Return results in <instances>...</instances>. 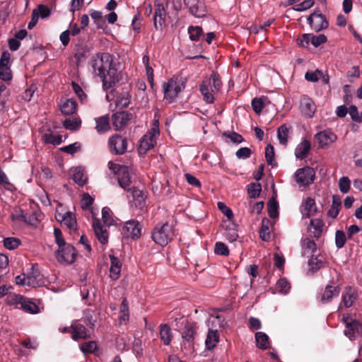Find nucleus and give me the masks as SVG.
I'll use <instances>...</instances> for the list:
<instances>
[{
    "label": "nucleus",
    "mask_w": 362,
    "mask_h": 362,
    "mask_svg": "<svg viewBox=\"0 0 362 362\" xmlns=\"http://www.w3.org/2000/svg\"><path fill=\"white\" fill-rule=\"evenodd\" d=\"M341 207V199L337 195L332 197V203L330 209L327 211V216L331 218H336L339 214L340 209Z\"/></svg>",
    "instance_id": "473e14b6"
},
{
    "label": "nucleus",
    "mask_w": 362,
    "mask_h": 362,
    "mask_svg": "<svg viewBox=\"0 0 362 362\" xmlns=\"http://www.w3.org/2000/svg\"><path fill=\"white\" fill-rule=\"evenodd\" d=\"M218 208L228 218V220H231L233 218V213L232 210L228 208L224 203L218 202Z\"/></svg>",
    "instance_id": "338daca9"
},
{
    "label": "nucleus",
    "mask_w": 362,
    "mask_h": 362,
    "mask_svg": "<svg viewBox=\"0 0 362 362\" xmlns=\"http://www.w3.org/2000/svg\"><path fill=\"white\" fill-rule=\"evenodd\" d=\"M289 129L286 124L279 127L277 131V137L279 143L284 146L287 144Z\"/></svg>",
    "instance_id": "a19ab883"
},
{
    "label": "nucleus",
    "mask_w": 362,
    "mask_h": 362,
    "mask_svg": "<svg viewBox=\"0 0 362 362\" xmlns=\"http://www.w3.org/2000/svg\"><path fill=\"white\" fill-rule=\"evenodd\" d=\"M315 178V171L313 168L306 166L298 169L295 173L296 182L300 186H308L312 184Z\"/></svg>",
    "instance_id": "1a4fd4ad"
},
{
    "label": "nucleus",
    "mask_w": 362,
    "mask_h": 362,
    "mask_svg": "<svg viewBox=\"0 0 362 362\" xmlns=\"http://www.w3.org/2000/svg\"><path fill=\"white\" fill-rule=\"evenodd\" d=\"M133 197V204L135 206L142 209L146 205V195L140 189H134L132 192Z\"/></svg>",
    "instance_id": "cd10ccee"
},
{
    "label": "nucleus",
    "mask_w": 362,
    "mask_h": 362,
    "mask_svg": "<svg viewBox=\"0 0 362 362\" xmlns=\"http://www.w3.org/2000/svg\"><path fill=\"white\" fill-rule=\"evenodd\" d=\"M174 235L173 226L166 223L155 228L152 233V238L156 244L165 246L172 240Z\"/></svg>",
    "instance_id": "20e7f679"
},
{
    "label": "nucleus",
    "mask_w": 362,
    "mask_h": 362,
    "mask_svg": "<svg viewBox=\"0 0 362 362\" xmlns=\"http://www.w3.org/2000/svg\"><path fill=\"white\" fill-rule=\"evenodd\" d=\"M322 75V72L319 70H316L315 71H307L305 74V78L308 81L317 82Z\"/></svg>",
    "instance_id": "052dcab7"
},
{
    "label": "nucleus",
    "mask_w": 362,
    "mask_h": 362,
    "mask_svg": "<svg viewBox=\"0 0 362 362\" xmlns=\"http://www.w3.org/2000/svg\"><path fill=\"white\" fill-rule=\"evenodd\" d=\"M71 175L74 181L80 186H83L87 181V177L81 167H76L71 169Z\"/></svg>",
    "instance_id": "a878e982"
},
{
    "label": "nucleus",
    "mask_w": 362,
    "mask_h": 362,
    "mask_svg": "<svg viewBox=\"0 0 362 362\" xmlns=\"http://www.w3.org/2000/svg\"><path fill=\"white\" fill-rule=\"evenodd\" d=\"M214 252L221 256H228L229 250L226 244L222 242H217L214 246Z\"/></svg>",
    "instance_id": "3c124183"
},
{
    "label": "nucleus",
    "mask_w": 362,
    "mask_h": 362,
    "mask_svg": "<svg viewBox=\"0 0 362 362\" xmlns=\"http://www.w3.org/2000/svg\"><path fill=\"white\" fill-rule=\"evenodd\" d=\"M356 291L352 287L345 288L342 294V301L346 308H350L357 299Z\"/></svg>",
    "instance_id": "b1692460"
},
{
    "label": "nucleus",
    "mask_w": 362,
    "mask_h": 362,
    "mask_svg": "<svg viewBox=\"0 0 362 362\" xmlns=\"http://www.w3.org/2000/svg\"><path fill=\"white\" fill-rule=\"evenodd\" d=\"M112 125L115 130L124 127L129 120V115L126 112H118L112 116Z\"/></svg>",
    "instance_id": "6ab92c4d"
},
{
    "label": "nucleus",
    "mask_w": 362,
    "mask_h": 362,
    "mask_svg": "<svg viewBox=\"0 0 362 362\" xmlns=\"http://www.w3.org/2000/svg\"><path fill=\"white\" fill-rule=\"evenodd\" d=\"M340 288L339 286L328 285L325 287L323 293L319 296L320 301L322 303L330 302L333 298L339 296Z\"/></svg>",
    "instance_id": "aec40b11"
},
{
    "label": "nucleus",
    "mask_w": 362,
    "mask_h": 362,
    "mask_svg": "<svg viewBox=\"0 0 362 362\" xmlns=\"http://www.w3.org/2000/svg\"><path fill=\"white\" fill-rule=\"evenodd\" d=\"M310 42H311V34H303L297 39V44L302 47H308Z\"/></svg>",
    "instance_id": "e2e57ef3"
},
{
    "label": "nucleus",
    "mask_w": 362,
    "mask_h": 362,
    "mask_svg": "<svg viewBox=\"0 0 362 362\" xmlns=\"http://www.w3.org/2000/svg\"><path fill=\"white\" fill-rule=\"evenodd\" d=\"M351 181L348 177H342L339 180V188L340 191L345 194L350 189Z\"/></svg>",
    "instance_id": "4d7b16f0"
},
{
    "label": "nucleus",
    "mask_w": 362,
    "mask_h": 362,
    "mask_svg": "<svg viewBox=\"0 0 362 362\" xmlns=\"http://www.w3.org/2000/svg\"><path fill=\"white\" fill-rule=\"evenodd\" d=\"M108 144L110 151L115 155L123 154L127 148V139L119 134L112 136Z\"/></svg>",
    "instance_id": "9d476101"
},
{
    "label": "nucleus",
    "mask_w": 362,
    "mask_h": 362,
    "mask_svg": "<svg viewBox=\"0 0 362 362\" xmlns=\"http://www.w3.org/2000/svg\"><path fill=\"white\" fill-rule=\"evenodd\" d=\"M310 149L311 143L307 139H303L295 148V156L298 159H304L308 157Z\"/></svg>",
    "instance_id": "4be33fe9"
},
{
    "label": "nucleus",
    "mask_w": 362,
    "mask_h": 362,
    "mask_svg": "<svg viewBox=\"0 0 362 362\" xmlns=\"http://www.w3.org/2000/svg\"><path fill=\"white\" fill-rule=\"evenodd\" d=\"M326 42L327 37L324 34H320L318 35L311 34V43L314 47H317Z\"/></svg>",
    "instance_id": "bf43d9fd"
},
{
    "label": "nucleus",
    "mask_w": 362,
    "mask_h": 362,
    "mask_svg": "<svg viewBox=\"0 0 362 362\" xmlns=\"http://www.w3.org/2000/svg\"><path fill=\"white\" fill-rule=\"evenodd\" d=\"M158 122L156 120L149 132H148L140 139L139 146V153L145 154L148 150L152 148L156 142V138L159 135Z\"/></svg>",
    "instance_id": "0eeeda50"
},
{
    "label": "nucleus",
    "mask_w": 362,
    "mask_h": 362,
    "mask_svg": "<svg viewBox=\"0 0 362 362\" xmlns=\"http://www.w3.org/2000/svg\"><path fill=\"white\" fill-rule=\"evenodd\" d=\"M81 119L76 117L67 118L63 122L64 127L71 131L78 129L81 127Z\"/></svg>",
    "instance_id": "4c0bfd02"
},
{
    "label": "nucleus",
    "mask_w": 362,
    "mask_h": 362,
    "mask_svg": "<svg viewBox=\"0 0 362 362\" xmlns=\"http://www.w3.org/2000/svg\"><path fill=\"white\" fill-rule=\"evenodd\" d=\"M185 87V82L182 78L173 77L163 86L165 99L169 103L173 102Z\"/></svg>",
    "instance_id": "39448f33"
},
{
    "label": "nucleus",
    "mask_w": 362,
    "mask_h": 362,
    "mask_svg": "<svg viewBox=\"0 0 362 362\" xmlns=\"http://www.w3.org/2000/svg\"><path fill=\"white\" fill-rule=\"evenodd\" d=\"M102 218L104 223L107 226L114 225L115 221L114 219L112 212L108 207H104L102 210Z\"/></svg>",
    "instance_id": "79ce46f5"
},
{
    "label": "nucleus",
    "mask_w": 362,
    "mask_h": 362,
    "mask_svg": "<svg viewBox=\"0 0 362 362\" xmlns=\"http://www.w3.org/2000/svg\"><path fill=\"white\" fill-rule=\"evenodd\" d=\"M32 274L26 275V286L30 287H36L40 286L37 277L39 276V272L37 270H35L33 267Z\"/></svg>",
    "instance_id": "37998d69"
},
{
    "label": "nucleus",
    "mask_w": 362,
    "mask_h": 362,
    "mask_svg": "<svg viewBox=\"0 0 362 362\" xmlns=\"http://www.w3.org/2000/svg\"><path fill=\"white\" fill-rule=\"evenodd\" d=\"M219 336L216 330L210 329L208 332L205 344L208 349H212L218 343Z\"/></svg>",
    "instance_id": "e433bc0d"
},
{
    "label": "nucleus",
    "mask_w": 362,
    "mask_h": 362,
    "mask_svg": "<svg viewBox=\"0 0 362 362\" xmlns=\"http://www.w3.org/2000/svg\"><path fill=\"white\" fill-rule=\"evenodd\" d=\"M98 346L95 341L85 342L80 346V349L83 354L95 353L97 350Z\"/></svg>",
    "instance_id": "de8ad7c7"
},
{
    "label": "nucleus",
    "mask_w": 362,
    "mask_h": 362,
    "mask_svg": "<svg viewBox=\"0 0 362 362\" xmlns=\"http://www.w3.org/2000/svg\"><path fill=\"white\" fill-rule=\"evenodd\" d=\"M196 329L194 325L191 323H187L182 332V345L185 349L190 351L192 349Z\"/></svg>",
    "instance_id": "ddd939ff"
},
{
    "label": "nucleus",
    "mask_w": 362,
    "mask_h": 362,
    "mask_svg": "<svg viewBox=\"0 0 362 362\" xmlns=\"http://www.w3.org/2000/svg\"><path fill=\"white\" fill-rule=\"evenodd\" d=\"M300 108L301 113L307 117H312L316 110L313 100L306 96L301 98Z\"/></svg>",
    "instance_id": "f3484780"
},
{
    "label": "nucleus",
    "mask_w": 362,
    "mask_h": 362,
    "mask_svg": "<svg viewBox=\"0 0 362 362\" xmlns=\"http://www.w3.org/2000/svg\"><path fill=\"white\" fill-rule=\"evenodd\" d=\"M276 288L280 293H287L291 288V286L286 279H280L276 282Z\"/></svg>",
    "instance_id": "603ef678"
},
{
    "label": "nucleus",
    "mask_w": 362,
    "mask_h": 362,
    "mask_svg": "<svg viewBox=\"0 0 362 362\" xmlns=\"http://www.w3.org/2000/svg\"><path fill=\"white\" fill-rule=\"evenodd\" d=\"M88 64L93 75L99 77L104 90H108L119 81L114 57L108 52H98L90 59Z\"/></svg>",
    "instance_id": "f257e3e1"
},
{
    "label": "nucleus",
    "mask_w": 362,
    "mask_h": 362,
    "mask_svg": "<svg viewBox=\"0 0 362 362\" xmlns=\"http://www.w3.org/2000/svg\"><path fill=\"white\" fill-rule=\"evenodd\" d=\"M226 230L225 237L228 241L233 242L237 240L238 238V234L234 224H232V228H230L229 226H227Z\"/></svg>",
    "instance_id": "09e8293b"
},
{
    "label": "nucleus",
    "mask_w": 362,
    "mask_h": 362,
    "mask_svg": "<svg viewBox=\"0 0 362 362\" xmlns=\"http://www.w3.org/2000/svg\"><path fill=\"white\" fill-rule=\"evenodd\" d=\"M77 104L74 99H66L60 105V110L64 115H69L76 112Z\"/></svg>",
    "instance_id": "bb28decb"
},
{
    "label": "nucleus",
    "mask_w": 362,
    "mask_h": 362,
    "mask_svg": "<svg viewBox=\"0 0 362 362\" xmlns=\"http://www.w3.org/2000/svg\"><path fill=\"white\" fill-rule=\"evenodd\" d=\"M24 300V297L21 295L16 293H8L6 298V302L9 305H15L16 308H20L21 302Z\"/></svg>",
    "instance_id": "ea45409f"
},
{
    "label": "nucleus",
    "mask_w": 362,
    "mask_h": 362,
    "mask_svg": "<svg viewBox=\"0 0 362 362\" xmlns=\"http://www.w3.org/2000/svg\"><path fill=\"white\" fill-rule=\"evenodd\" d=\"M54 235L55 238V242L59 247V249L56 253V257L58 262L64 264H72L76 257V252L75 248L72 245L65 243L60 229L54 228Z\"/></svg>",
    "instance_id": "f03ea898"
},
{
    "label": "nucleus",
    "mask_w": 362,
    "mask_h": 362,
    "mask_svg": "<svg viewBox=\"0 0 362 362\" xmlns=\"http://www.w3.org/2000/svg\"><path fill=\"white\" fill-rule=\"evenodd\" d=\"M33 11H35L38 17L45 18L50 15L51 11L48 6L40 4L37 8H35Z\"/></svg>",
    "instance_id": "13d9d810"
},
{
    "label": "nucleus",
    "mask_w": 362,
    "mask_h": 362,
    "mask_svg": "<svg viewBox=\"0 0 362 362\" xmlns=\"http://www.w3.org/2000/svg\"><path fill=\"white\" fill-rule=\"evenodd\" d=\"M165 17V11L163 5H159L156 8L154 14V25L156 28H158V24L160 26L164 23V19Z\"/></svg>",
    "instance_id": "58836bf2"
},
{
    "label": "nucleus",
    "mask_w": 362,
    "mask_h": 362,
    "mask_svg": "<svg viewBox=\"0 0 362 362\" xmlns=\"http://www.w3.org/2000/svg\"><path fill=\"white\" fill-rule=\"evenodd\" d=\"M12 78L11 71L9 66H0V79L3 81H10Z\"/></svg>",
    "instance_id": "0e129e2a"
},
{
    "label": "nucleus",
    "mask_w": 362,
    "mask_h": 362,
    "mask_svg": "<svg viewBox=\"0 0 362 362\" xmlns=\"http://www.w3.org/2000/svg\"><path fill=\"white\" fill-rule=\"evenodd\" d=\"M252 107L254 111L259 114L264 107V102L262 98H254L252 100Z\"/></svg>",
    "instance_id": "774afa93"
},
{
    "label": "nucleus",
    "mask_w": 362,
    "mask_h": 362,
    "mask_svg": "<svg viewBox=\"0 0 362 362\" xmlns=\"http://www.w3.org/2000/svg\"><path fill=\"white\" fill-rule=\"evenodd\" d=\"M160 337L165 345L170 344L172 340V333L170 327L167 324L160 325Z\"/></svg>",
    "instance_id": "f704fd0d"
},
{
    "label": "nucleus",
    "mask_w": 362,
    "mask_h": 362,
    "mask_svg": "<svg viewBox=\"0 0 362 362\" xmlns=\"http://www.w3.org/2000/svg\"><path fill=\"white\" fill-rule=\"evenodd\" d=\"M308 22L312 29L316 32L325 29L329 25L325 16L319 11L311 13L308 18Z\"/></svg>",
    "instance_id": "9b49d317"
},
{
    "label": "nucleus",
    "mask_w": 362,
    "mask_h": 362,
    "mask_svg": "<svg viewBox=\"0 0 362 362\" xmlns=\"http://www.w3.org/2000/svg\"><path fill=\"white\" fill-rule=\"evenodd\" d=\"M190 13L197 18L205 16L206 11L204 4L200 0H184Z\"/></svg>",
    "instance_id": "4468645a"
},
{
    "label": "nucleus",
    "mask_w": 362,
    "mask_h": 362,
    "mask_svg": "<svg viewBox=\"0 0 362 362\" xmlns=\"http://www.w3.org/2000/svg\"><path fill=\"white\" fill-rule=\"evenodd\" d=\"M119 324H126L129 320V304L127 299L126 298H124L122 301L119 308Z\"/></svg>",
    "instance_id": "2f4dec72"
},
{
    "label": "nucleus",
    "mask_w": 362,
    "mask_h": 362,
    "mask_svg": "<svg viewBox=\"0 0 362 362\" xmlns=\"http://www.w3.org/2000/svg\"><path fill=\"white\" fill-rule=\"evenodd\" d=\"M262 187L259 183H252L247 187V193L251 198H257L259 196Z\"/></svg>",
    "instance_id": "a18cd8bd"
},
{
    "label": "nucleus",
    "mask_w": 362,
    "mask_h": 362,
    "mask_svg": "<svg viewBox=\"0 0 362 362\" xmlns=\"http://www.w3.org/2000/svg\"><path fill=\"white\" fill-rule=\"evenodd\" d=\"M20 308L30 314H36L40 311L39 307L34 302L25 297L24 300L21 302Z\"/></svg>",
    "instance_id": "72a5a7b5"
},
{
    "label": "nucleus",
    "mask_w": 362,
    "mask_h": 362,
    "mask_svg": "<svg viewBox=\"0 0 362 362\" xmlns=\"http://www.w3.org/2000/svg\"><path fill=\"white\" fill-rule=\"evenodd\" d=\"M71 338L74 340L83 339L90 337L88 330L81 324H73L71 327Z\"/></svg>",
    "instance_id": "412c9836"
},
{
    "label": "nucleus",
    "mask_w": 362,
    "mask_h": 362,
    "mask_svg": "<svg viewBox=\"0 0 362 362\" xmlns=\"http://www.w3.org/2000/svg\"><path fill=\"white\" fill-rule=\"evenodd\" d=\"M324 223L320 218H314L310 220V224L309 227L310 232L315 238H319L323 230Z\"/></svg>",
    "instance_id": "c85d7f7f"
},
{
    "label": "nucleus",
    "mask_w": 362,
    "mask_h": 362,
    "mask_svg": "<svg viewBox=\"0 0 362 362\" xmlns=\"http://www.w3.org/2000/svg\"><path fill=\"white\" fill-rule=\"evenodd\" d=\"M341 320L345 325L344 335L351 341L355 340L356 337L361 333V323L349 314L343 315Z\"/></svg>",
    "instance_id": "6e6552de"
},
{
    "label": "nucleus",
    "mask_w": 362,
    "mask_h": 362,
    "mask_svg": "<svg viewBox=\"0 0 362 362\" xmlns=\"http://www.w3.org/2000/svg\"><path fill=\"white\" fill-rule=\"evenodd\" d=\"M300 211L304 218H309L315 215L317 211V206L314 199L311 197L304 199L300 206Z\"/></svg>",
    "instance_id": "dca6fc26"
},
{
    "label": "nucleus",
    "mask_w": 362,
    "mask_h": 362,
    "mask_svg": "<svg viewBox=\"0 0 362 362\" xmlns=\"http://www.w3.org/2000/svg\"><path fill=\"white\" fill-rule=\"evenodd\" d=\"M301 246L302 255L303 256H313L314 252L317 250V245L315 242L310 238L303 239L301 243Z\"/></svg>",
    "instance_id": "393cba45"
},
{
    "label": "nucleus",
    "mask_w": 362,
    "mask_h": 362,
    "mask_svg": "<svg viewBox=\"0 0 362 362\" xmlns=\"http://www.w3.org/2000/svg\"><path fill=\"white\" fill-rule=\"evenodd\" d=\"M141 227L139 221L129 220L127 221L122 228V233L126 238L137 239L141 235Z\"/></svg>",
    "instance_id": "f8f14e48"
},
{
    "label": "nucleus",
    "mask_w": 362,
    "mask_h": 362,
    "mask_svg": "<svg viewBox=\"0 0 362 362\" xmlns=\"http://www.w3.org/2000/svg\"><path fill=\"white\" fill-rule=\"evenodd\" d=\"M255 342L257 346L262 350H265L269 346V338L267 334L262 332L255 333Z\"/></svg>",
    "instance_id": "7c9ffc66"
},
{
    "label": "nucleus",
    "mask_w": 362,
    "mask_h": 362,
    "mask_svg": "<svg viewBox=\"0 0 362 362\" xmlns=\"http://www.w3.org/2000/svg\"><path fill=\"white\" fill-rule=\"evenodd\" d=\"M309 265L312 269H319L323 266L324 261L322 257L319 258L318 257H314V255L309 259Z\"/></svg>",
    "instance_id": "680f3d73"
},
{
    "label": "nucleus",
    "mask_w": 362,
    "mask_h": 362,
    "mask_svg": "<svg viewBox=\"0 0 362 362\" xmlns=\"http://www.w3.org/2000/svg\"><path fill=\"white\" fill-rule=\"evenodd\" d=\"M188 33L191 40L197 41L203 34L202 28L199 26H189Z\"/></svg>",
    "instance_id": "c03bdc74"
},
{
    "label": "nucleus",
    "mask_w": 362,
    "mask_h": 362,
    "mask_svg": "<svg viewBox=\"0 0 362 362\" xmlns=\"http://www.w3.org/2000/svg\"><path fill=\"white\" fill-rule=\"evenodd\" d=\"M222 83L218 75L213 72L210 77L204 80L199 90L204 96V100L208 103L214 101V94L218 93L221 88Z\"/></svg>",
    "instance_id": "7ed1b4c3"
},
{
    "label": "nucleus",
    "mask_w": 362,
    "mask_h": 362,
    "mask_svg": "<svg viewBox=\"0 0 362 362\" xmlns=\"http://www.w3.org/2000/svg\"><path fill=\"white\" fill-rule=\"evenodd\" d=\"M8 95V91L6 90V86L2 82H0V112L4 108Z\"/></svg>",
    "instance_id": "864d4df0"
},
{
    "label": "nucleus",
    "mask_w": 362,
    "mask_h": 362,
    "mask_svg": "<svg viewBox=\"0 0 362 362\" xmlns=\"http://www.w3.org/2000/svg\"><path fill=\"white\" fill-rule=\"evenodd\" d=\"M337 135L330 130L320 132L315 135V139L321 148L332 144L337 140Z\"/></svg>",
    "instance_id": "2eb2a0df"
},
{
    "label": "nucleus",
    "mask_w": 362,
    "mask_h": 362,
    "mask_svg": "<svg viewBox=\"0 0 362 362\" xmlns=\"http://www.w3.org/2000/svg\"><path fill=\"white\" fill-rule=\"evenodd\" d=\"M72 88L76 93V95L79 98L81 103H84L86 100L87 95L81 88V87L76 82L73 81L71 83Z\"/></svg>",
    "instance_id": "5fc2aeb1"
},
{
    "label": "nucleus",
    "mask_w": 362,
    "mask_h": 362,
    "mask_svg": "<svg viewBox=\"0 0 362 362\" xmlns=\"http://www.w3.org/2000/svg\"><path fill=\"white\" fill-rule=\"evenodd\" d=\"M62 223H64L71 230L76 229V221L74 215L71 212H66L62 217Z\"/></svg>",
    "instance_id": "c9c22d12"
},
{
    "label": "nucleus",
    "mask_w": 362,
    "mask_h": 362,
    "mask_svg": "<svg viewBox=\"0 0 362 362\" xmlns=\"http://www.w3.org/2000/svg\"><path fill=\"white\" fill-rule=\"evenodd\" d=\"M274 147L271 144H269L265 148V158H266L267 163L269 165H272V163L274 160Z\"/></svg>",
    "instance_id": "69168bd1"
},
{
    "label": "nucleus",
    "mask_w": 362,
    "mask_h": 362,
    "mask_svg": "<svg viewBox=\"0 0 362 362\" xmlns=\"http://www.w3.org/2000/svg\"><path fill=\"white\" fill-rule=\"evenodd\" d=\"M20 243V240L16 238H6L4 240V245L8 250H14L17 248Z\"/></svg>",
    "instance_id": "6e6d98bb"
},
{
    "label": "nucleus",
    "mask_w": 362,
    "mask_h": 362,
    "mask_svg": "<svg viewBox=\"0 0 362 362\" xmlns=\"http://www.w3.org/2000/svg\"><path fill=\"white\" fill-rule=\"evenodd\" d=\"M110 276L112 279L117 280L120 276L122 262L117 257L113 255H110Z\"/></svg>",
    "instance_id": "5701e85b"
},
{
    "label": "nucleus",
    "mask_w": 362,
    "mask_h": 362,
    "mask_svg": "<svg viewBox=\"0 0 362 362\" xmlns=\"http://www.w3.org/2000/svg\"><path fill=\"white\" fill-rule=\"evenodd\" d=\"M95 129L100 134L104 133L110 129V119L107 115L95 119Z\"/></svg>",
    "instance_id": "c756f323"
},
{
    "label": "nucleus",
    "mask_w": 362,
    "mask_h": 362,
    "mask_svg": "<svg viewBox=\"0 0 362 362\" xmlns=\"http://www.w3.org/2000/svg\"><path fill=\"white\" fill-rule=\"evenodd\" d=\"M45 143L59 145L62 143V136L52 134H45L42 136Z\"/></svg>",
    "instance_id": "8fccbe9b"
},
{
    "label": "nucleus",
    "mask_w": 362,
    "mask_h": 362,
    "mask_svg": "<svg viewBox=\"0 0 362 362\" xmlns=\"http://www.w3.org/2000/svg\"><path fill=\"white\" fill-rule=\"evenodd\" d=\"M93 227L99 242L103 245L107 244L108 242V232L100 221L95 219L93 222Z\"/></svg>",
    "instance_id": "a211bd4d"
},
{
    "label": "nucleus",
    "mask_w": 362,
    "mask_h": 362,
    "mask_svg": "<svg viewBox=\"0 0 362 362\" xmlns=\"http://www.w3.org/2000/svg\"><path fill=\"white\" fill-rule=\"evenodd\" d=\"M108 168L115 175H117L119 186L127 189L130 185L132 179V170L130 168L125 165H120L112 161L108 163Z\"/></svg>",
    "instance_id": "423d86ee"
},
{
    "label": "nucleus",
    "mask_w": 362,
    "mask_h": 362,
    "mask_svg": "<svg viewBox=\"0 0 362 362\" xmlns=\"http://www.w3.org/2000/svg\"><path fill=\"white\" fill-rule=\"evenodd\" d=\"M346 242V236L343 230H337L335 233V245L338 249L342 248Z\"/></svg>",
    "instance_id": "49530a36"
}]
</instances>
